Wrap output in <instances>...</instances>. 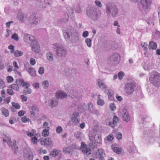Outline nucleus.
Wrapping results in <instances>:
<instances>
[{
  "label": "nucleus",
  "mask_w": 160,
  "mask_h": 160,
  "mask_svg": "<svg viewBox=\"0 0 160 160\" xmlns=\"http://www.w3.org/2000/svg\"><path fill=\"white\" fill-rule=\"evenodd\" d=\"M63 36L66 40H71L74 37L76 40H78L79 39L78 36L76 33H75L74 28L71 27H67L63 30Z\"/></svg>",
  "instance_id": "obj_1"
},
{
  "label": "nucleus",
  "mask_w": 160,
  "mask_h": 160,
  "mask_svg": "<svg viewBox=\"0 0 160 160\" xmlns=\"http://www.w3.org/2000/svg\"><path fill=\"white\" fill-rule=\"evenodd\" d=\"M106 13L108 16L115 18L118 16L119 9L117 6L112 3L108 4L106 5Z\"/></svg>",
  "instance_id": "obj_2"
},
{
  "label": "nucleus",
  "mask_w": 160,
  "mask_h": 160,
  "mask_svg": "<svg viewBox=\"0 0 160 160\" xmlns=\"http://www.w3.org/2000/svg\"><path fill=\"white\" fill-rule=\"evenodd\" d=\"M86 12L88 16L93 21L97 20L100 16V13L98 12V9L96 8L89 7L87 8Z\"/></svg>",
  "instance_id": "obj_3"
},
{
  "label": "nucleus",
  "mask_w": 160,
  "mask_h": 160,
  "mask_svg": "<svg viewBox=\"0 0 160 160\" xmlns=\"http://www.w3.org/2000/svg\"><path fill=\"white\" fill-rule=\"evenodd\" d=\"M53 48L55 50L56 54L58 57H64L67 54L66 49L62 45L56 43L53 44Z\"/></svg>",
  "instance_id": "obj_4"
},
{
  "label": "nucleus",
  "mask_w": 160,
  "mask_h": 160,
  "mask_svg": "<svg viewBox=\"0 0 160 160\" xmlns=\"http://www.w3.org/2000/svg\"><path fill=\"white\" fill-rule=\"evenodd\" d=\"M150 82L155 86H160V74L157 72H154L149 78Z\"/></svg>",
  "instance_id": "obj_5"
},
{
  "label": "nucleus",
  "mask_w": 160,
  "mask_h": 160,
  "mask_svg": "<svg viewBox=\"0 0 160 160\" xmlns=\"http://www.w3.org/2000/svg\"><path fill=\"white\" fill-rule=\"evenodd\" d=\"M120 59L119 54L117 53H114L108 58V63L110 65L114 66L119 63Z\"/></svg>",
  "instance_id": "obj_6"
},
{
  "label": "nucleus",
  "mask_w": 160,
  "mask_h": 160,
  "mask_svg": "<svg viewBox=\"0 0 160 160\" xmlns=\"http://www.w3.org/2000/svg\"><path fill=\"white\" fill-rule=\"evenodd\" d=\"M135 87V84L133 82L128 83L125 85V90L128 94L130 95L132 93Z\"/></svg>",
  "instance_id": "obj_7"
},
{
  "label": "nucleus",
  "mask_w": 160,
  "mask_h": 160,
  "mask_svg": "<svg viewBox=\"0 0 160 160\" xmlns=\"http://www.w3.org/2000/svg\"><path fill=\"white\" fill-rule=\"evenodd\" d=\"M31 46L32 50L36 53H38L40 49L38 42L36 40L31 43Z\"/></svg>",
  "instance_id": "obj_8"
},
{
  "label": "nucleus",
  "mask_w": 160,
  "mask_h": 160,
  "mask_svg": "<svg viewBox=\"0 0 160 160\" xmlns=\"http://www.w3.org/2000/svg\"><path fill=\"white\" fill-rule=\"evenodd\" d=\"M24 160H32V154L30 150L27 149H25L24 150Z\"/></svg>",
  "instance_id": "obj_9"
},
{
  "label": "nucleus",
  "mask_w": 160,
  "mask_h": 160,
  "mask_svg": "<svg viewBox=\"0 0 160 160\" xmlns=\"http://www.w3.org/2000/svg\"><path fill=\"white\" fill-rule=\"evenodd\" d=\"M8 140L7 141V143L9 147H12V150H15V151L14 152V153L16 154V151H18V148L16 145V141H14L12 143L11 140L9 138H8Z\"/></svg>",
  "instance_id": "obj_10"
},
{
  "label": "nucleus",
  "mask_w": 160,
  "mask_h": 160,
  "mask_svg": "<svg viewBox=\"0 0 160 160\" xmlns=\"http://www.w3.org/2000/svg\"><path fill=\"white\" fill-rule=\"evenodd\" d=\"M23 40L26 42H29V41L31 42L36 39L33 36L28 34H26L23 36Z\"/></svg>",
  "instance_id": "obj_11"
},
{
  "label": "nucleus",
  "mask_w": 160,
  "mask_h": 160,
  "mask_svg": "<svg viewBox=\"0 0 160 160\" xmlns=\"http://www.w3.org/2000/svg\"><path fill=\"white\" fill-rule=\"evenodd\" d=\"M82 149V152L86 155H88L91 153L90 149L87 148V145L84 142H81Z\"/></svg>",
  "instance_id": "obj_12"
},
{
  "label": "nucleus",
  "mask_w": 160,
  "mask_h": 160,
  "mask_svg": "<svg viewBox=\"0 0 160 160\" xmlns=\"http://www.w3.org/2000/svg\"><path fill=\"white\" fill-rule=\"evenodd\" d=\"M79 116L78 113L75 112H74L72 116L71 121L75 124H77L79 122Z\"/></svg>",
  "instance_id": "obj_13"
},
{
  "label": "nucleus",
  "mask_w": 160,
  "mask_h": 160,
  "mask_svg": "<svg viewBox=\"0 0 160 160\" xmlns=\"http://www.w3.org/2000/svg\"><path fill=\"white\" fill-rule=\"evenodd\" d=\"M151 3L152 1L150 0H141L140 1L141 4L145 9H147L150 7Z\"/></svg>",
  "instance_id": "obj_14"
},
{
  "label": "nucleus",
  "mask_w": 160,
  "mask_h": 160,
  "mask_svg": "<svg viewBox=\"0 0 160 160\" xmlns=\"http://www.w3.org/2000/svg\"><path fill=\"white\" fill-rule=\"evenodd\" d=\"M122 114L123 120L127 122H128L130 119V117L129 114L128 112L126 109H124L122 111Z\"/></svg>",
  "instance_id": "obj_15"
},
{
  "label": "nucleus",
  "mask_w": 160,
  "mask_h": 160,
  "mask_svg": "<svg viewBox=\"0 0 160 160\" xmlns=\"http://www.w3.org/2000/svg\"><path fill=\"white\" fill-rule=\"evenodd\" d=\"M57 99H63L67 97V94L63 91H57L56 93Z\"/></svg>",
  "instance_id": "obj_16"
},
{
  "label": "nucleus",
  "mask_w": 160,
  "mask_h": 160,
  "mask_svg": "<svg viewBox=\"0 0 160 160\" xmlns=\"http://www.w3.org/2000/svg\"><path fill=\"white\" fill-rule=\"evenodd\" d=\"M58 103V100L57 98H53L50 99L48 101V105L53 108L57 106Z\"/></svg>",
  "instance_id": "obj_17"
},
{
  "label": "nucleus",
  "mask_w": 160,
  "mask_h": 160,
  "mask_svg": "<svg viewBox=\"0 0 160 160\" xmlns=\"http://www.w3.org/2000/svg\"><path fill=\"white\" fill-rule=\"evenodd\" d=\"M97 85L101 89H108L107 86L104 82L103 81L100 79L97 80Z\"/></svg>",
  "instance_id": "obj_18"
},
{
  "label": "nucleus",
  "mask_w": 160,
  "mask_h": 160,
  "mask_svg": "<svg viewBox=\"0 0 160 160\" xmlns=\"http://www.w3.org/2000/svg\"><path fill=\"white\" fill-rule=\"evenodd\" d=\"M96 155L100 160H102L105 156V153L103 149H99L96 152Z\"/></svg>",
  "instance_id": "obj_19"
},
{
  "label": "nucleus",
  "mask_w": 160,
  "mask_h": 160,
  "mask_svg": "<svg viewBox=\"0 0 160 160\" xmlns=\"http://www.w3.org/2000/svg\"><path fill=\"white\" fill-rule=\"evenodd\" d=\"M25 68L26 70L29 73L31 76L34 77L36 75V72L34 68L32 67L28 68L26 66H25Z\"/></svg>",
  "instance_id": "obj_20"
},
{
  "label": "nucleus",
  "mask_w": 160,
  "mask_h": 160,
  "mask_svg": "<svg viewBox=\"0 0 160 160\" xmlns=\"http://www.w3.org/2000/svg\"><path fill=\"white\" fill-rule=\"evenodd\" d=\"M38 18L35 14L32 15L30 17V24L31 25H36L38 23Z\"/></svg>",
  "instance_id": "obj_21"
},
{
  "label": "nucleus",
  "mask_w": 160,
  "mask_h": 160,
  "mask_svg": "<svg viewBox=\"0 0 160 160\" xmlns=\"http://www.w3.org/2000/svg\"><path fill=\"white\" fill-rule=\"evenodd\" d=\"M76 138L78 140L82 141L84 139L83 134L80 132H77L74 134Z\"/></svg>",
  "instance_id": "obj_22"
},
{
  "label": "nucleus",
  "mask_w": 160,
  "mask_h": 160,
  "mask_svg": "<svg viewBox=\"0 0 160 160\" xmlns=\"http://www.w3.org/2000/svg\"><path fill=\"white\" fill-rule=\"evenodd\" d=\"M89 139L91 141V142H90L89 144L90 147H92L93 145V142L94 138H95V134L94 133L92 132H90L88 134Z\"/></svg>",
  "instance_id": "obj_23"
},
{
  "label": "nucleus",
  "mask_w": 160,
  "mask_h": 160,
  "mask_svg": "<svg viewBox=\"0 0 160 160\" xmlns=\"http://www.w3.org/2000/svg\"><path fill=\"white\" fill-rule=\"evenodd\" d=\"M20 83L23 87L26 88H29L30 85L29 83L24 82V80L22 79H18L16 80V83H18V82Z\"/></svg>",
  "instance_id": "obj_24"
},
{
  "label": "nucleus",
  "mask_w": 160,
  "mask_h": 160,
  "mask_svg": "<svg viewBox=\"0 0 160 160\" xmlns=\"http://www.w3.org/2000/svg\"><path fill=\"white\" fill-rule=\"evenodd\" d=\"M17 18L20 21H23L25 18L24 13L22 12L21 10H19L18 13Z\"/></svg>",
  "instance_id": "obj_25"
},
{
  "label": "nucleus",
  "mask_w": 160,
  "mask_h": 160,
  "mask_svg": "<svg viewBox=\"0 0 160 160\" xmlns=\"http://www.w3.org/2000/svg\"><path fill=\"white\" fill-rule=\"evenodd\" d=\"M95 136L93 143L94 144L95 143H100L101 142V137L98 134H96Z\"/></svg>",
  "instance_id": "obj_26"
},
{
  "label": "nucleus",
  "mask_w": 160,
  "mask_h": 160,
  "mask_svg": "<svg viewBox=\"0 0 160 160\" xmlns=\"http://www.w3.org/2000/svg\"><path fill=\"white\" fill-rule=\"evenodd\" d=\"M29 108L30 110L31 114L33 116L35 114L34 111H38V109L35 105H33L32 106L29 107Z\"/></svg>",
  "instance_id": "obj_27"
},
{
  "label": "nucleus",
  "mask_w": 160,
  "mask_h": 160,
  "mask_svg": "<svg viewBox=\"0 0 160 160\" xmlns=\"http://www.w3.org/2000/svg\"><path fill=\"white\" fill-rule=\"evenodd\" d=\"M157 48V44L156 43L153 41L149 42V48L150 49H155Z\"/></svg>",
  "instance_id": "obj_28"
},
{
  "label": "nucleus",
  "mask_w": 160,
  "mask_h": 160,
  "mask_svg": "<svg viewBox=\"0 0 160 160\" xmlns=\"http://www.w3.org/2000/svg\"><path fill=\"white\" fill-rule=\"evenodd\" d=\"M44 145L49 146L52 144V142L49 138H46L45 139L44 141Z\"/></svg>",
  "instance_id": "obj_29"
},
{
  "label": "nucleus",
  "mask_w": 160,
  "mask_h": 160,
  "mask_svg": "<svg viewBox=\"0 0 160 160\" xmlns=\"http://www.w3.org/2000/svg\"><path fill=\"white\" fill-rule=\"evenodd\" d=\"M68 13H69V15L73 17V16L74 13L76 12L75 8L74 7H72L69 8L68 9Z\"/></svg>",
  "instance_id": "obj_30"
},
{
  "label": "nucleus",
  "mask_w": 160,
  "mask_h": 160,
  "mask_svg": "<svg viewBox=\"0 0 160 160\" xmlns=\"http://www.w3.org/2000/svg\"><path fill=\"white\" fill-rule=\"evenodd\" d=\"M2 112L3 114L5 116L8 117L9 115V112L8 110L4 108H2Z\"/></svg>",
  "instance_id": "obj_31"
},
{
  "label": "nucleus",
  "mask_w": 160,
  "mask_h": 160,
  "mask_svg": "<svg viewBox=\"0 0 160 160\" xmlns=\"http://www.w3.org/2000/svg\"><path fill=\"white\" fill-rule=\"evenodd\" d=\"M46 55L47 59L50 61L53 60V56L51 53L48 52L47 53Z\"/></svg>",
  "instance_id": "obj_32"
},
{
  "label": "nucleus",
  "mask_w": 160,
  "mask_h": 160,
  "mask_svg": "<svg viewBox=\"0 0 160 160\" xmlns=\"http://www.w3.org/2000/svg\"><path fill=\"white\" fill-rule=\"evenodd\" d=\"M23 93L24 94H30L32 92L31 90L29 88H25L23 90Z\"/></svg>",
  "instance_id": "obj_33"
},
{
  "label": "nucleus",
  "mask_w": 160,
  "mask_h": 160,
  "mask_svg": "<svg viewBox=\"0 0 160 160\" xmlns=\"http://www.w3.org/2000/svg\"><path fill=\"white\" fill-rule=\"evenodd\" d=\"M16 84H13L10 85V87L12 89H13L16 90H18L19 89L18 84H20V83L18 82V83H16Z\"/></svg>",
  "instance_id": "obj_34"
},
{
  "label": "nucleus",
  "mask_w": 160,
  "mask_h": 160,
  "mask_svg": "<svg viewBox=\"0 0 160 160\" xmlns=\"http://www.w3.org/2000/svg\"><path fill=\"white\" fill-rule=\"evenodd\" d=\"M113 151L114 152L118 154H120L122 153V150L121 148L118 147H114L113 148Z\"/></svg>",
  "instance_id": "obj_35"
},
{
  "label": "nucleus",
  "mask_w": 160,
  "mask_h": 160,
  "mask_svg": "<svg viewBox=\"0 0 160 160\" xmlns=\"http://www.w3.org/2000/svg\"><path fill=\"white\" fill-rule=\"evenodd\" d=\"M88 109L89 110V112L90 113L92 112L94 110L92 104L90 102H89L88 104Z\"/></svg>",
  "instance_id": "obj_36"
},
{
  "label": "nucleus",
  "mask_w": 160,
  "mask_h": 160,
  "mask_svg": "<svg viewBox=\"0 0 160 160\" xmlns=\"http://www.w3.org/2000/svg\"><path fill=\"white\" fill-rule=\"evenodd\" d=\"M14 53V55L16 57L20 56L23 54L22 52L18 50H15Z\"/></svg>",
  "instance_id": "obj_37"
},
{
  "label": "nucleus",
  "mask_w": 160,
  "mask_h": 160,
  "mask_svg": "<svg viewBox=\"0 0 160 160\" xmlns=\"http://www.w3.org/2000/svg\"><path fill=\"white\" fill-rule=\"evenodd\" d=\"M58 150L54 149L51 151L50 153V155L52 156H55L58 155Z\"/></svg>",
  "instance_id": "obj_38"
},
{
  "label": "nucleus",
  "mask_w": 160,
  "mask_h": 160,
  "mask_svg": "<svg viewBox=\"0 0 160 160\" xmlns=\"http://www.w3.org/2000/svg\"><path fill=\"white\" fill-rule=\"evenodd\" d=\"M85 43L89 47H91L92 45L91 40L90 39L87 38L85 40Z\"/></svg>",
  "instance_id": "obj_39"
},
{
  "label": "nucleus",
  "mask_w": 160,
  "mask_h": 160,
  "mask_svg": "<svg viewBox=\"0 0 160 160\" xmlns=\"http://www.w3.org/2000/svg\"><path fill=\"white\" fill-rule=\"evenodd\" d=\"M49 132L48 130L47 129H44L42 132V135L44 137H47L48 135Z\"/></svg>",
  "instance_id": "obj_40"
},
{
  "label": "nucleus",
  "mask_w": 160,
  "mask_h": 160,
  "mask_svg": "<svg viewBox=\"0 0 160 160\" xmlns=\"http://www.w3.org/2000/svg\"><path fill=\"white\" fill-rule=\"evenodd\" d=\"M12 104L13 107L16 109H19L20 108V106L18 103H16L14 102H12Z\"/></svg>",
  "instance_id": "obj_41"
},
{
  "label": "nucleus",
  "mask_w": 160,
  "mask_h": 160,
  "mask_svg": "<svg viewBox=\"0 0 160 160\" xmlns=\"http://www.w3.org/2000/svg\"><path fill=\"white\" fill-rule=\"evenodd\" d=\"M42 85L44 89L47 88L49 85L48 81L46 80L44 81L43 82Z\"/></svg>",
  "instance_id": "obj_42"
},
{
  "label": "nucleus",
  "mask_w": 160,
  "mask_h": 160,
  "mask_svg": "<svg viewBox=\"0 0 160 160\" xmlns=\"http://www.w3.org/2000/svg\"><path fill=\"white\" fill-rule=\"evenodd\" d=\"M71 149L69 147H64L63 148V151L65 153H70V152Z\"/></svg>",
  "instance_id": "obj_43"
},
{
  "label": "nucleus",
  "mask_w": 160,
  "mask_h": 160,
  "mask_svg": "<svg viewBox=\"0 0 160 160\" xmlns=\"http://www.w3.org/2000/svg\"><path fill=\"white\" fill-rule=\"evenodd\" d=\"M118 118L117 117L114 116L113 119V122H112V125H114L115 126V124L118 121Z\"/></svg>",
  "instance_id": "obj_44"
},
{
  "label": "nucleus",
  "mask_w": 160,
  "mask_h": 160,
  "mask_svg": "<svg viewBox=\"0 0 160 160\" xmlns=\"http://www.w3.org/2000/svg\"><path fill=\"white\" fill-rule=\"evenodd\" d=\"M22 121L24 123L27 122H29L30 120L28 118H27L26 116H24L21 118Z\"/></svg>",
  "instance_id": "obj_45"
},
{
  "label": "nucleus",
  "mask_w": 160,
  "mask_h": 160,
  "mask_svg": "<svg viewBox=\"0 0 160 160\" xmlns=\"http://www.w3.org/2000/svg\"><path fill=\"white\" fill-rule=\"evenodd\" d=\"M97 103L99 105L102 106L104 104V102L103 100L100 99L99 97L98 99Z\"/></svg>",
  "instance_id": "obj_46"
},
{
  "label": "nucleus",
  "mask_w": 160,
  "mask_h": 160,
  "mask_svg": "<svg viewBox=\"0 0 160 160\" xmlns=\"http://www.w3.org/2000/svg\"><path fill=\"white\" fill-rule=\"evenodd\" d=\"M5 87V83L2 79H0V88H3Z\"/></svg>",
  "instance_id": "obj_47"
},
{
  "label": "nucleus",
  "mask_w": 160,
  "mask_h": 160,
  "mask_svg": "<svg viewBox=\"0 0 160 160\" xmlns=\"http://www.w3.org/2000/svg\"><path fill=\"white\" fill-rule=\"evenodd\" d=\"M12 39L17 41H18L19 40L18 35V34L16 33L12 34Z\"/></svg>",
  "instance_id": "obj_48"
},
{
  "label": "nucleus",
  "mask_w": 160,
  "mask_h": 160,
  "mask_svg": "<svg viewBox=\"0 0 160 160\" xmlns=\"http://www.w3.org/2000/svg\"><path fill=\"white\" fill-rule=\"evenodd\" d=\"M95 2L96 5L99 8H101L102 7V4L100 1L96 0Z\"/></svg>",
  "instance_id": "obj_49"
},
{
  "label": "nucleus",
  "mask_w": 160,
  "mask_h": 160,
  "mask_svg": "<svg viewBox=\"0 0 160 160\" xmlns=\"http://www.w3.org/2000/svg\"><path fill=\"white\" fill-rule=\"evenodd\" d=\"M106 124L108 125L109 126H111L112 128H114L115 126L114 125H112V122L109 121L108 120H106Z\"/></svg>",
  "instance_id": "obj_50"
},
{
  "label": "nucleus",
  "mask_w": 160,
  "mask_h": 160,
  "mask_svg": "<svg viewBox=\"0 0 160 160\" xmlns=\"http://www.w3.org/2000/svg\"><path fill=\"white\" fill-rule=\"evenodd\" d=\"M44 72V68L42 67H41L39 68V69L38 70V72L39 73L41 74H42Z\"/></svg>",
  "instance_id": "obj_51"
},
{
  "label": "nucleus",
  "mask_w": 160,
  "mask_h": 160,
  "mask_svg": "<svg viewBox=\"0 0 160 160\" xmlns=\"http://www.w3.org/2000/svg\"><path fill=\"white\" fill-rule=\"evenodd\" d=\"M62 127L59 126L56 128V132L57 133H61L62 132Z\"/></svg>",
  "instance_id": "obj_52"
},
{
  "label": "nucleus",
  "mask_w": 160,
  "mask_h": 160,
  "mask_svg": "<svg viewBox=\"0 0 160 160\" xmlns=\"http://www.w3.org/2000/svg\"><path fill=\"white\" fill-rule=\"evenodd\" d=\"M116 136L118 140H119L121 139L122 135L121 133L120 132H118L117 133Z\"/></svg>",
  "instance_id": "obj_53"
},
{
  "label": "nucleus",
  "mask_w": 160,
  "mask_h": 160,
  "mask_svg": "<svg viewBox=\"0 0 160 160\" xmlns=\"http://www.w3.org/2000/svg\"><path fill=\"white\" fill-rule=\"evenodd\" d=\"M7 79L8 82V83L11 82L13 80V78L11 76H8L7 77Z\"/></svg>",
  "instance_id": "obj_54"
},
{
  "label": "nucleus",
  "mask_w": 160,
  "mask_h": 160,
  "mask_svg": "<svg viewBox=\"0 0 160 160\" xmlns=\"http://www.w3.org/2000/svg\"><path fill=\"white\" fill-rule=\"evenodd\" d=\"M7 93L8 94L10 95H12L14 94V92L12 89H7Z\"/></svg>",
  "instance_id": "obj_55"
},
{
  "label": "nucleus",
  "mask_w": 160,
  "mask_h": 160,
  "mask_svg": "<svg viewBox=\"0 0 160 160\" xmlns=\"http://www.w3.org/2000/svg\"><path fill=\"white\" fill-rule=\"evenodd\" d=\"M91 113L94 114L97 116L100 115V113L99 111L96 109H94L92 112Z\"/></svg>",
  "instance_id": "obj_56"
},
{
  "label": "nucleus",
  "mask_w": 160,
  "mask_h": 160,
  "mask_svg": "<svg viewBox=\"0 0 160 160\" xmlns=\"http://www.w3.org/2000/svg\"><path fill=\"white\" fill-rule=\"evenodd\" d=\"M110 108L111 110L112 111H114L116 109V107L115 106V105L114 103H112L110 104Z\"/></svg>",
  "instance_id": "obj_57"
},
{
  "label": "nucleus",
  "mask_w": 160,
  "mask_h": 160,
  "mask_svg": "<svg viewBox=\"0 0 160 160\" xmlns=\"http://www.w3.org/2000/svg\"><path fill=\"white\" fill-rule=\"evenodd\" d=\"M25 113V111L23 110H21L18 113V116L21 117L23 116Z\"/></svg>",
  "instance_id": "obj_58"
},
{
  "label": "nucleus",
  "mask_w": 160,
  "mask_h": 160,
  "mask_svg": "<svg viewBox=\"0 0 160 160\" xmlns=\"http://www.w3.org/2000/svg\"><path fill=\"white\" fill-rule=\"evenodd\" d=\"M30 63L32 65H33L36 63V61L34 59L31 58L30 60Z\"/></svg>",
  "instance_id": "obj_59"
},
{
  "label": "nucleus",
  "mask_w": 160,
  "mask_h": 160,
  "mask_svg": "<svg viewBox=\"0 0 160 160\" xmlns=\"http://www.w3.org/2000/svg\"><path fill=\"white\" fill-rule=\"evenodd\" d=\"M124 73L122 72H120L118 73V76L119 78L120 79H121L122 78L123 76H124Z\"/></svg>",
  "instance_id": "obj_60"
},
{
  "label": "nucleus",
  "mask_w": 160,
  "mask_h": 160,
  "mask_svg": "<svg viewBox=\"0 0 160 160\" xmlns=\"http://www.w3.org/2000/svg\"><path fill=\"white\" fill-rule=\"evenodd\" d=\"M32 141L34 144H36L37 143V139L36 137L32 138Z\"/></svg>",
  "instance_id": "obj_61"
},
{
  "label": "nucleus",
  "mask_w": 160,
  "mask_h": 160,
  "mask_svg": "<svg viewBox=\"0 0 160 160\" xmlns=\"http://www.w3.org/2000/svg\"><path fill=\"white\" fill-rule=\"evenodd\" d=\"M88 35V32L87 31H85L83 32L82 33V36L84 38L87 37Z\"/></svg>",
  "instance_id": "obj_62"
},
{
  "label": "nucleus",
  "mask_w": 160,
  "mask_h": 160,
  "mask_svg": "<svg viewBox=\"0 0 160 160\" xmlns=\"http://www.w3.org/2000/svg\"><path fill=\"white\" fill-rule=\"evenodd\" d=\"M14 22L13 21H11L9 22H7L6 23V25L7 27L8 28H9L10 26L11 23H13Z\"/></svg>",
  "instance_id": "obj_63"
},
{
  "label": "nucleus",
  "mask_w": 160,
  "mask_h": 160,
  "mask_svg": "<svg viewBox=\"0 0 160 160\" xmlns=\"http://www.w3.org/2000/svg\"><path fill=\"white\" fill-rule=\"evenodd\" d=\"M32 85L35 88H39V84L38 83H33Z\"/></svg>",
  "instance_id": "obj_64"
}]
</instances>
